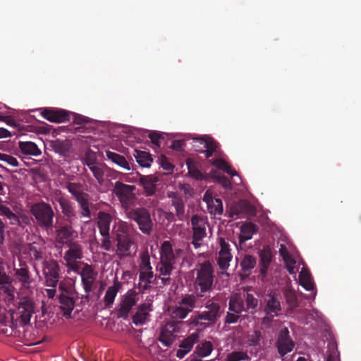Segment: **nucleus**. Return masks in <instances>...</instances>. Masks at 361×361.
<instances>
[{
    "label": "nucleus",
    "instance_id": "obj_20",
    "mask_svg": "<svg viewBox=\"0 0 361 361\" xmlns=\"http://www.w3.org/2000/svg\"><path fill=\"white\" fill-rule=\"evenodd\" d=\"M97 276V273L91 265L86 264L82 269L80 276L85 293H90L93 290Z\"/></svg>",
    "mask_w": 361,
    "mask_h": 361
},
{
    "label": "nucleus",
    "instance_id": "obj_10",
    "mask_svg": "<svg viewBox=\"0 0 361 361\" xmlns=\"http://www.w3.org/2000/svg\"><path fill=\"white\" fill-rule=\"evenodd\" d=\"M192 231V244L195 249L201 247V241L207 236L206 224L207 219L198 214H194L190 219Z\"/></svg>",
    "mask_w": 361,
    "mask_h": 361
},
{
    "label": "nucleus",
    "instance_id": "obj_45",
    "mask_svg": "<svg viewBox=\"0 0 361 361\" xmlns=\"http://www.w3.org/2000/svg\"><path fill=\"white\" fill-rule=\"evenodd\" d=\"M210 163L213 166L218 168L219 169L226 172L231 177H233L234 176L237 175V172L235 171V170L233 169L231 166L225 160L222 159H215L210 160Z\"/></svg>",
    "mask_w": 361,
    "mask_h": 361
},
{
    "label": "nucleus",
    "instance_id": "obj_26",
    "mask_svg": "<svg viewBox=\"0 0 361 361\" xmlns=\"http://www.w3.org/2000/svg\"><path fill=\"white\" fill-rule=\"evenodd\" d=\"M73 225L66 224L56 230V240L57 243L68 245V243L73 242L72 240L78 235L77 231L73 228Z\"/></svg>",
    "mask_w": 361,
    "mask_h": 361
},
{
    "label": "nucleus",
    "instance_id": "obj_52",
    "mask_svg": "<svg viewBox=\"0 0 361 361\" xmlns=\"http://www.w3.org/2000/svg\"><path fill=\"white\" fill-rule=\"evenodd\" d=\"M262 338L260 330H255L247 336V343L250 346H259Z\"/></svg>",
    "mask_w": 361,
    "mask_h": 361
},
{
    "label": "nucleus",
    "instance_id": "obj_64",
    "mask_svg": "<svg viewBox=\"0 0 361 361\" xmlns=\"http://www.w3.org/2000/svg\"><path fill=\"white\" fill-rule=\"evenodd\" d=\"M217 180L224 188L230 189L231 188V183L229 179L225 176L220 175L217 177Z\"/></svg>",
    "mask_w": 361,
    "mask_h": 361
},
{
    "label": "nucleus",
    "instance_id": "obj_54",
    "mask_svg": "<svg viewBox=\"0 0 361 361\" xmlns=\"http://www.w3.org/2000/svg\"><path fill=\"white\" fill-rule=\"evenodd\" d=\"M248 360H250V357L246 352L233 351L227 355L226 361H243Z\"/></svg>",
    "mask_w": 361,
    "mask_h": 361
},
{
    "label": "nucleus",
    "instance_id": "obj_7",
    "mask_svg": "<svg viewBox=\"0 0 361 361\" xmlns=\"http://www.w3.org/2000/svg\"><path fill=\"white\" fill-rule=\"evenodd\" d=\"M135 185H127L121 181H116L114 183L113 193L117 197L126 211L130 209L135 203Z\"/></svg>",
    "mask_w": 361,
    "mask_h": 361
},
{
    "label": "nucleus",
    "instance_id": "obj_8",
    "mask_svg": "<svg viewBox=\"0 0 361 361\" xmlns=\"http://www.w3.org/2000/svg\"><path fill=\"white\" fill-rule=\"evenodd\" d=\"M16 307V314L20 319V324L22 325L29 324L35 311V303L33 298L30 296H22L19 298Z\"/></svg>",
    "mask_w": 361,
    "mask_h": 361
},
{
    "label": "nucleus",
    "instance_id": "obj_23",
    "mask_svg": "<svg viewBox=\"0 0 361 361\" xmlns=\"http://www.w3.org/2000/svg\"><path fill=\"white\" fill-rule=\"evenodd\" d=\"M167 197L171 200L170 204L174 208L177 219L180 221H184L186 214L183 198L175 192H168Z\"/></svg>",
    "mask_w": 361,
    "mask_h": 361
},
{
    "label": "nucleus",
    "instance_id": "obj_2",
    "mask_svg": "<svg viewBox=\"0 0 361 361\" xmlns=\"http://www.w3.org/2000/svg\"><path fill=\"white\" fill-rule=\"evenodd\" d=\"M214 267L209 260L200 264L194 283L197 298H202L210 292L214 285Z\"/></svg>",
    "mask_w": 361,
    "mask_h": 361
},
{
    "label": "nucleus",
    "instance_id": "obj_13",
    "mask_svg": "<svg viewBox=\"0 0 361 361\" xmlns=\"http://www.w3.org/2000/svg\"><path fill=\"white\" fill-rule=\"evenodd\" d=\"M276 346L281 357L293 350L295 343L291 338L287 327L282 328L279 331L276 341Z\"/></svg>",
    "mask_w": 361,
    "mask_h": 361
},
{
    "label": "nucleus",
    "instance_id": "obj_6",
    "mask_svg": "<svg viewBox=\"0 0 361 361\" xmlns=\"http://www.w3.org/2000/svg\"><path fill=\"white\" fill-rule=\"evenodd\" d=\"M127 216L137 223L139 229L144 234L149 235L152 231L153 222L149 210L145 207L130 208L126 211Z\"/></svg>",
    "mask_w": 361,
    "mask_h": 361
},
{
    "label": "nucleus",
    "instance_id": "obj_15",
    "mask_svg": "<svg viewBox=\"0 0 361 361\" xmlns=\"http://www.w3.org/2000/svg\"><path fill=\"white\" fill-rule=\"evenodd\" d=\"M7 266L3 260H0V292L5 294L6 299L13 300L14 287L12 284V279L7 273Z\"/></svg>",
    "mask_w": 361,
    "mask_h": 361
},
{
    "label": "nucleus",
    "instance_id": "obj_61",
    "mask_svg": "<svg viewBox=\"0 0 361 361\" xmlns=\"http://www.w3.org/2000/svg\"><path fill=\"white\" fill-rule=\"evenodd\" d=\"M1 161L7 163L8 165L12 166H18L19 165V162L16 158L7 154H4Z\"/></svg>",
    "mask_w": 361,
    "mask_h": 361
},
{
    "label": "nucleus",
    "instance_id": "obj_63",
    "mask_svg": "<svg viewBox=\"0 0 361 361\" xmlns=\"http://www.w3.org/2000/svg\"><path fill=\"white\" fill-rule=\"evenodd\" d=\"M103 239L102 240V247L106 251H110L111 249V241L110 234L107 236H102Z\"/></svg>",
    "mask_w": 361,
    "mask_h": 361
},
{
    "label": "nucleus",
    "instance_id": "obj_55",
    "mask_svg": "<svg viewBox=\"0 0 361 361\" xmlns=\"http://www.w3.org/2000/svg\"><path fill=\"white\" fill-rule=\"evenodd\" d=\"M140 262L139 264V270L152 269L150 262V257L147 252H142L140 255Z\"/></svg>",
    "mask_w": 361,
    "mask_h": 361
},
{
    "label": "nucleus",
    "instance_id": "obj_21",
    "mask_svg": "<svg viewBox=\"0 0 361 361\" xmlns=\"http://www.w3.org/2000/svg\"><path fill=\"white\" fill-rule=\"evenodd\" d=\"M202 200L207 205L208 212L214 216L221 215L224 212L223 202L220 198H214L209 190L204 193Z\"/></svg>",
    "mask_w": 361,
    "mask_h": 361
},
{
    "label": "nucleus",
    "instance_id": "obj_4",
    "mask_svg": "<svg viewBox=\"0 0 361 361\" xmlns=\"http://www.w3.org/2000/svg\"><path fill=\"white\" fill-rule=\"evenodd\" d=\"M30 212L34 217L33 222L38 227L46 231L52 230L55 214L49 204L44 201L34 203L31 205Z\"/></svg>",
    "mask_w": 361,
    "mask_h": 361
},
{
    "label": "nucleus",
    "instance_id": "obj_40",
    "mask_svg": "<svg viewBox=\"0 0 361 361\" xmlns=\"http://www.w3.org/2000/svg\"><path fill=\"white\" fill-rule=\"evenodd\" d=\"M228 310L236 314L245 311L243 298L238 295H232L229 299Z\"/></svg>",
    "mask_w": 361,
    "mask_h": 361
},
{
    "label": "nucleus",
    "instance_id": "obj_43",
    "mask_svg": "<svg viewBox=\"0 0 361 361\" xmlns=\"http://www.w3.org/2000/svg\"><path fill=\"white\" fill-rule=\"evenodd\" d=\"M257 264L256 258L250 255H245L241 262V269L245 276H248L250 274V271L255 268Z\"/></svg>",
    "mask_w": 361,
    "mask_h": 361
},
{
    "label": "nucleus",
    "instance_id": "obj_35",
    "mask_svg": "<svg viewBox=\"0 0 361 361\" xmlns=\"http://www.w3.org/2000/svg\"><path fill=\"white\" fill-rule=\"evenodd\" d=\"M121 283L116 279L114 281V284L107 288L104 298V303L106 307H111L115 298L117 295V293L121 289Z\"/></svg>",
    "mask_w": 361,
    "mask_h": 361
},
{
    "label": "nucleus",
    "instance_id": "obj_46",
    "mask_svg": "<svg viewBox=\"0 0 361 361\" xmlns=\"http://www.w3.org/2000/svg\"><path fill=\"white\" fill-rule=\"evenodd\" d=\"M213 349L214 348L212 342L205 341L199 343L196 346L195 353H196L200 357H204L209 355Z\"/></svg>",
    "mask_w": 361,
    "mask_h": 361
},
{
    "label": "nucleus",
    "instance_id": "obj_18",
    "mask_svg": "<svg viewBox=\"0 0 361 361\" xmlns=\"http://www.w3.org/2000/svg\"><path fill=\"white\" fill-rule=\"evenodd\" d=\"M16 279L23 288L28 289L34 283V279L30 271L28 265L25 262H20L19 267H14Z\"/></svg>",
    "mask_w": 361,
    "mask_h": 361
},
{
    "label": "nucleus",
    "instance_id": "obj_37",
    "mask_svg": "<svg viewBox=\"0 0 361 361\" xmlns=\"http://www.w3.org/2000/svg\"><path fill=\"white\" fill-rule=\"evenodd\" d=\"M51 147L55 152L62 156H66L71 151L72 142L70 140L57 139L52 142Z\"/></svg>",
    "mask_w": 361,
    "mask_h": 361
},
{
    "label": "nucleus",
    "instance_id": "obj_29",
    "mask_svg": "<svg viewBox=\"0 0 361 361\" xmlns=\"http://www.w3.org/2000/svg\"><path fill=\"white\" fill-rule=\"evenodd\" d=\"M152 310V305L143 303L137 307V312L133 317V322L135 326H142L149 321V312Z\"/></svg>",
    "mask_w": 361,
    "mask_h": 361
},
{
    "label": "nucleus",
    "instance_id": "obj_58",
    "mask_svg": "<svg viewBox=\"0 0 361 361\" xmlns=\"http://www.w3.org/2000/svg\"><path fill=\"white\" fill-rule=\"evenodd\" d=\"M148 137L151 142L157 147H160L161 140L164 139L162 135L156 131H150Z\"/></svg>",
    "mask_w": 361,
    "mask_h": 361
},
{
    "label": "nucleus",
    "instance_id": "obj_16",
    "mask_svg": "<svg viewBox=\"0 0 361 361\" xmlns=\"http://www.w3.org/2000/svg\"><path fill=\"white\" fill-rule=\"evenodd\" d=\"M42 116L52 123H64L70 120L68 111L56 108L47 107L39 109Z\"/></svg>",
    "mask_w": 361,
    "mask_h": 361
},
{
    "label": "nucleus",
    "instance_id": "obj_51",
    "mask_svg": "<svg viewBox=\"0 0 361 361\" xmlns=\"http://www.w3.org/2000/svg\"><path fill=\"white\" fill-rule=\"evenodd\" d=\"M82 162L88 168H90L99 163L96 153L91 149H88L85 152L84 157L82 159Z\"/></svg>",
    "mask_w": 361,
    "mask_h": 361
},
{
    "label": "nucleus",
    "instance_id": "obj_53",
    "mask_svg": "<svg viewBox=\"0 0 361 361\" xmlns=\"http://www.w3.org/2000/svg\"><path fill=\"white\" fill-rule=\"evenodd\" d=\"M186 165L188 167V173L192 177L196 179H201L202 178L201 171L198 169L192 160L188 159L186 161Z\"/></svg>",
    "mask_w": 361,
    "mask_h": 361
},
{
    "label": "nucleus",
    "instance_id": "obj_3",
    "mask_svg": "<svg viewBox=\"0 0 361 361\" xmlns=\"http://www.w3.org/2000/svg\"><path fill=\"white\" fill-rule=\"evenodd\" d=\"M175 264L172 253V244L170 241H164L161 245L160 262L157 267L159 276H155V279L159 278L164 286L169 285L171 282L170 276Z\"/></svg>",
    "mask_w": 361,
    "mask_h": 361
},
{
    "label": "nucleus",
    "instance_id": "obj_25",
    "mask_svg": "<svg viewBox=\"0 0 361 361\" xmlns=\"http://www.w3.org/2000/svg\"><path fill=\"white\" fill-rule=\"evenodd\" d=\"M178 332L176 324L168 322L161 330L159 341L166 347H169L173 343L176 336L175 333Z\"/></svg>",
    "mask_w": 361,
    "mask_h": 361
},
{
    "label": "nucleus",
    "instance_id": "obj_34",
    "mask_svg": "<svg viewBox=\"0 0 361 361\" xmlns=\"http://www.w3.org/2000/svg\"><path fill=\"white\" fill-rule=\"evenodd\" d=\"M259 272L264 277L267 274V271L272 259V253L269 247H264L259 252Z\"/></svg>",
    "mask_w": 361,
    "mask_h": 361
},
{
    "label": "nucleus",
    "instance_id": "obj_48",
    "mask_svg": "<svg viewBox=\"0 0 361 361\" xmlns=\"http://www.w3.org/2000/svg\"><path fill=\"white\" fill-rule=\"evenodd\" d=\"M92 173L94 177L99 185H102L104 182V166L98 163L93 166L89 168Z\"/></svg>",
    "mask_w": 361,
    "mask_h": 361
},
{
    "label": "nucleus",
    "instance_id": "obj_27",
    "mask_svg": "<svg viewBox=\"0 0 361 361\" xmlns=\"http://www.w3.org/2000/svg\"><path fill=\"white\" fill-rule=\"evenodd\" d=\"M113 216L106 212L100 211L97 214V226L102 236L110 234L111 224Z\"/></svg>",
    "mask_w": 361,
    "mask_h": 361
},
{
    "label": "nucleus",
    "instance_id": "obj_24",
    "mask_svg": "<svg viewBox=\"0 0 361 361\" xmlns=\"http://www.w3.org/2000/svg\"><path fill=\"white\" fill-rule=\"evenodd\" d=\"M67 245L68 250L65 252L64 259L68 267H73L76 260L82 258V245L77 242H70Z\"/></svg>",
    "mask_w": 361,
    "mask_h": 361
},
{
    "label": "nucleus",
    "instance_id": "obj_36",
    "mask_svg": "<svg viewBox=\"0 0 361 361\" xmlns=\"http://www.w3.org/2000/svg\"><path fill=\"white\" fill-rule=\"evenodd\" d=\"M257 226L252 222L243 224L240 227V235L239 236L240 243H244L250 240L252 235L257 233Z\"/></svg>",
    "mask_w": 361,
    "mask_h": 361
},
{
    "label": "nucleus",
    "instance_id": "obj_50",
    "mask_svg": "<svg viewBox=\"0 0 361 361\" xmlns=\"http://www.w3.org/2000/svg\"><path fill=\"white\" fill-rule=\"evenodd\" d=\"M198 339L199 334L197 332L192 333L180 343L179 347L187 349L190 352L195 343L198 341Z\"/></svg>",
    "mask_w": 361,
    "mask_h": 361
},
{
    "label": "nucleus",
    "instance_id": "obj_12",
    "mask_svg": "<svg viewBox=\"0 0 361 361\" xmlns=\"http://www.w3.org/2000/svg\"><path fill=\"white\" fill-rule=\"evenodd\" d=\"M196 302L197 298L194 295H185L172 310V317L176 319H185L195 307Z\"/></svg>",
    "mask_w": 361,
    "mask_h": 361
},
{
    "label": "nucleus",
    "instance_id": "obj_11",
    "mask_svg": "<svg viewBox=\"0 0 361 361\" xmlns=\"http://www.w3.org/2000/svg\"><path fill=\"white\" fill-rule=\"evenodd\" d=\"M128 231V226L126 224L122 223L119 225L116 233V240L117 242L116 254L123 258L130 255V247L133 244V241Z\"/></svg>",
    "mask_w": 361,
    "mask_h": 361
},
{
    "label": "nucleus",
    "instance_id": "obj_57",
    "mask_svg": "<svg viewBox=\"0 0 361 361\" xmlns=\"http://www.w3.org/2000/svg\"><path fill=\"white\" fill-rule=\"evenodd\" d=\"M219 240L220 245L219 255H232L230 244L224 238H220Z\"/></svg>",
    "mask_w": 361,
    "mask_h": 361
},
{
    "label": "nucleus",
    "instance_id": "obj_56",
    "mask_svg": "<svg viewBox=\"0 0 361 361\" xmlns=\"http://www.w3.org/2000/svg\"><path fill=\"white\" fill-rule=\"evenodd\" d=\"M232 259L233 255H219L217 264L219 269L223 271L228 269L230 266V262Z\"/></svg>",
    "mask_w": 361,
    "mask_h": 361
},
{
    "label": "nucleus",
    "instance_id": "obj_19",
    "mask_svg": "<svg viewBox=\"0 0 361 361\" xmlns=\"http://www.w3.org/2000/svg\"><path fill=\"white\" fill-rule=\"evenodd\" d=\"M137 300V293L134 290H129L124 296L117 311V316L120 318H126Z\"/></svg>",
    "mask_w": 361,
    "mask_h": 361
},
{
    "label": "nucleus",
    "instance_id": "obj_41",
    "mask_svg": "<svg viewBox=\"0 0 361 361\" xmlns=\"http://www.w3.org/2000/svg\"><path fill=\"white\" fill-rule=\"evenodd\" d=\"M233 212L238 215L240 214L252 215L255 213V207L247 200H240L236 205Z\"/></svg>",
    "mask_w": 361,
    "mask_h": 361
},
{
    "label": "nucleus",
    "instance_id": "obj_49",
    "mask_svg": "<svg viewBox=\"0 0 361 361\" xmlns=\"http://www.w3.org/2000/svg\"><path fill=\"white\" fill-rule=\"evenodd\" d=\"M284 297L290 309H295L298 306V300L293 290L290 288L286 289L284 291Z\"/></svg>",
    "mask_w": 361,
    "mask_h": 361
},
{
    "label": "nucleus",
    "instance_id": "obj_30",
    "mask_svg": "<svg viewBox=\"0 0 361 361\" xmlns=\"http://www.w3.org/2000/svg\"><path fill=\"white\" fill-rule=\"evenodd\" d=\"M139 181L143 186L147 196H152L157 191V183L159 181V178L152 175H142L139 178Z\"/></svg>",
    "mask_w": 361,
    "mask_h": 361
},
{
    "label": "nucleus",
    "instance_id": "obj_47",
    "mask_svg": "<svg viewBox=\"0 0 361 361\" xmlns=\"http://www.w3.org/2000/svg\"><path fill=\"white\" fill-rule=\"evenodd\" d=\"M299 279L300 285L306 290H313L314 288V283L312 281L310 274L306 271H301L299 274Z\"/></svg>",
    "mask_w": 361,
    "mask_h": 361
},
{
    "label": "nucleus",
    "instance_id": "obj_44",
    "mask_svg": "<svg viewBox=\"0 0 361 361\" xmlns=\"http://www.w3.org/2000/svg\"><path fill=\"white\" fill-rule=\"evenodd\" d=\"M134 156L138 164L142 167H149L153 161L151 154L145 151L135 150Z\"/></svg>",
    "mask_w": 361,
    "mask_h": 361
},
{
    "label": "nucleus",
    "instance_id": "obj_38",
    "mask_svg": "<svg viewBox=\"0 0 361 361\" xmlns=\"http://www.w3.org/2000/svg\"><path fill=\"white\" fill-rule=\"evenodd\" d=\"M105 153L107 159L111 160L113 163L127 171L130 170V164L125 157L110 150H106Z\"/></svg>",
    "mask_w": 361,
    "mask_h": 361
},
{
    "label": "nucleus",
    "instance_id": "obj_32",
    "mask_svg": "<svg viewBox=\"0 0 361 361\" xmlns=\"http://www.w3.org/2000/svg\"><path fill=\"white\" fill-rule=\"evenodd\" d=\"M45 247L37 243H32L28 245V255L31 260L39 262L47 260L45 254Z\"/></svg>",
    "mask_w": 361,
    "mask_h": 361
},
{
    "label": "nucleus",
    "instance_id": "obj_17",
    "mask_svg": "<svg viewBox=\"0 0 361 361\" xmlns=\"http://www.w3.org/2000/svg\"><path fill=\"white\" fill-rule=\"evenodd\" d=\"M56 200L61 207V212L66 221L70 224H74L78 220L77 212L74 203L62 195L56 197Z\"/></svg>",
    "mask_w": 361,
    "mask_h": 361
},
{
    "label": "nucleus",
    "instance_id": "obj_39",
    "mask_svg": "<svg viewBox=\"0 0 361 361\" xmlns=\"http://www.w3.org/2000/svg\"><path fill=\"white\" fill-rule=\"evenodd\" d=\"M244 305L245 312L250 314H255L257 311L259 300L252 293L246 292L243 295Z\"/></svg>",
    "mask_w": 361,
    "mask_h": 361
},
{
    "label": "nucleus",
    "instance_id": "obj_60",
    "mask_svg": "<svg viewBox=\"0 0 361 361\" xmlns=\"http://www.w3.org/2000/svg\"><path fill=\"white\" fill-rule=\"evenodd\" d=\"M239 318H240L239 314L228 312L226 313V315L225 317V323L226 324H235L238 322Z\"/></svg>",
    "mask_w": 361,
    "mask_h": 361
},
{
    "label": "nucleus",
    "instance_id": "obj_14",
    "mask_svg": "<svg viewBox=\"0 0 361 361\" xmlns=\"http://www.w3.org/2000/svg\"><path fill=\"white\" fill-rule=\"evenodd\" d=\"M264 312L266 317L264 319H272L274 317L279 315L281 311V302L279 300L277 294L271 290L264 298Z\"/></svg>",
    "mask_w": 361,
    "mask_h": 361
},
{
    "label": "nucleus",
    "instance_id": "obj_33",
    "mask_svg": "<svg viewBox=\"0 0 361 361\" xmlns=\"http://www.w3.org/2000/svg\"><path fill=\"white\" fill-rule=\"evenodd\" d=\"M154 275L152 269L139 270V283L138 288L141 292L148 290L151 286L150 284L154 282Z\"/></svg>",
    "mask_w": 361,
    "mask_h": 361
},
{
    "label": "nucleus",
    "instance_id": "obj_31",
    "mask_svg": "<svg viewBox=\"0 0 361 361\" xmlns=\"http://www.w3.org/2000/svg\"><path fill=\"white\" fill-rule=\"evenodd\" d=\"M59 300L60 303V309L63 312V316L67 319L71 318V314L75 304L73 296H64L63 295H59Z\"/></svg>",
    "mask_w": 361,
    "mask_h": 361
},
{
    "label": "nucleus",
    "instance_id": "obj_5",
    "mask_svg": "<svg viewBox=\"0 0 361 361\" xmlns=\"http://www.w3.org/2000/svg\"><path fill=\"white\" fill-rule=\"evenodd\" d=\"M82 187L79 183L68 182L66 185V188L78 204L80 217L89 219L92 214L89 195L82 191Z\"/></svg>",
    "mask_w": 361,
    "mask_h": 361
},
{
    "label": "nucleus",
    "instance_id": "obj_1",
    "mask_svg": "<svg viewBox=\"0 0 361 361\" xmlns=\"http://www.w3.org/2000/svg\"><path fill=\"white\" fill-rule=\"evenodd\" d=\"M205 302L203 303L204 310L197 312L195 315L191 316L188 321L192 326H199L205 329L215 324L221 316L220 304L214 297L204 296Z\"/></svg>",
    "mask_w": 361,
    "mask_h": 361
},
{
    "label": "nucleus",
    "instance_id": "obj_28",
    "mask_svg": "<svg viewBox=\"0 0 361 361\" xmlns=\"http://www.w3.org/2000/svg\"><path fill=\"white\" fill-rule=\"evenodd\" d=\"M195 142H200L202 145V147L197 149V151L204 153L207 159L211 157L218 148V143L208 136L200 137L196 140Z\"/></svg>",
    "mask_w": 361,
    "mask_h": 361
},
{
    "label": "nucleus",
    "instance_id": "obj_42",
    "mask_svg": "<svg viewBox=\"0 0 361 361\" xmlns=\"http://www.w3.org/2000/svg\"><path fill=\"white\" fill-rule=\"evenodd\" d=\"M18 147L24 154L38 156L41 154V150L37 145L32 142H19Z\"/></svg>",
    "mask_w": 361,
    "mask_h": 361
},
{
    "label": "nucleus",
    "instance_id": "obj_22",
    "mask_svg": "<svg viewBox=\"0 0 361 361\" xmlns=\"http://www.w3.org/2000/svg\"><path fill=\"white\" fill-rule=\"evenodd\" d=\"M16 206L10 207L9 204L6 202H0V216L5 221H8L11 225H20V221L16 209Z\"/></svg>",
    "mask_w": 361,
    "mask_h": 361
},
{
    "label": "nucleus",
    "instance_id": "obj_9",
    "mask_svg": "<svg viewBox=\"0 0 361 361\" xmlns=\"http://www.w3.org/2000/svg\"><path fill=\"white\" fill-rule=\"evenodd\" d=\"M42 274L44 284L51 288H56L60 278V266L54 259H48L42 263Z\"/></svg>",
    "mask_w": 361,
    "mask_h": 361
},
{
    "label": "nucleus",
    "instance_id": "obj_59",
    "mask_svg": "<svg viewBox=\"0 0 361 361\" xmlns=\"http://www.w3.org/2000/svg\"><path fill=\"white\" fill-rule=\"evenodd\" d=\"M160 164L163 169L166 171L168 173H173L174 166L169 161L167 157L162 156Z\"/></svg>",
    "mask_w": 361,
    "mask_h": 361
},
{
    "label": "nucleus",
    "instance_id": "obj_62",
    "mask_svg": "<svg viewBox=\"0 0 361 361\" xmlns=\"http://www.w3.org/2000/svg\"><path fill=\"white\" fill-rule=\"evenodd\" d=\"M59 290H61L60 295L64 296H73L74 295L73 288L71 286H66L63 283H60Z\"/></svg>",
    "mask_w": 361,
    "mask_h": 361
}]
</instances>
